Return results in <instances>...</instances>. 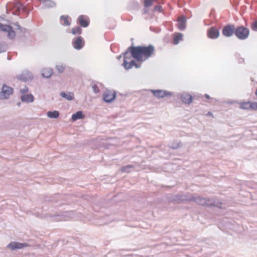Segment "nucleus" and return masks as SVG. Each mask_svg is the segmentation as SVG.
<instances>
[{
  "label": "nucleus",
  "mask_w": 257,
  "mask_h": 257,
  "mask_svg": "<svg viewBox=\"0 0 257 257\" xmlns=\"http://www.w3.org/2000/svg\"><path fill=\"white\" fill-rule=\"evenodd\" d=\"M132 56L138 61H141L143 57L147 60L152 56L155 51V47L152 45L148 46H131L128 47Z\"/></svg>",
  "instance_id": "f257e3e1"
},
{
  "label": "nucleus",
  "mask_w": 257,
  "mask_h": 257,
  "mask_svg": "<svg viewBox=\"0 0 257 257\" xmlns=\"http://www.w3.org/2000/svg\"><path fill=\"white\" fill-rule=\"evenodd\" d=\"M190 201L195 202L198 205L206 206H215L222 208V203L216 202L213 199L203 198L199 196H190Z\"/></svg>",
  "instance_id": "f03ea898"
},
{
  "label": "nucleus",
  "mask_w": 257,
  "mask_h": 257,
  "mask_svg": "<svg viewBox=\"0 0 257 257\" xmlns=\"http://www.w3.org/2000/svg\"><path fill=\"white\" fill-rule=\"evenodd\" d=\"M7 10L13 11V14L15 15H19L22 12V14L27 17L29 14V11L26 7L19 2L15 3H9L6 6Z\"/></svg>",
  "instance_id": "7ed1b4c3"
},
{
  "label": "nucleus",
  "mask_w": 257,
  "mask_h": 257,
  "mask_svg": "<svg viewBox=\"0 0 257 257\" xmlns=\"http://www.w3.org/2000/svg\"><path fill=\"white\" fill-rule=\"evenodd\" d=\"M234 34L238 39L245 40L248 37L249 30L244 26H240L236 28H235Z\"/></svg>",
  "instance_id": "20e7f679"
},
{
  "label": "nucleus",
  "mask_w": 257,
  "mask_h": 257,
  "mask_svg": "<svg viewBox=\"0 0 257 257\" xmlns=\"http://www.w3.org/2000/svg\"><path fill=\"white\" fill-rule=\"evenodd\" d=\"M190 196L186 194H177L171 196L169 200L174 203L180 204L184 201H190Z\"/></svg>",
  "instance_id": "39448f33"
},
{
  "label": "nucleus",
  "mask_w": 257,
  "mask_h": 257,
  "mask_svg": "<svg viewBox=\"0 0 257 257\" xmlns=\"http://www.w3.org/2000/svg\"><path fill=\"white\" fill-rule=\"evenodd\" d=\"M0 31L8 33L7 36L10 39H13L16 37V33L11 26L0 23Z\"/></svg>",
  "instance_id": "423d86ee"
},
{
  "label": "nucleus",
  "mask_w": 257,
  "mask_h": 257,
  "mask_svg": "<svg viewBox=\"0 0 257 257\" xmlns=\"http://www.w3.org/2000/svg\"><path fill=\"white\" fill-rule=\"evenodd\" d=\"M13 89L4 84L2 88V91L0 92V99H8L10 95L13 93Z\"/></svg>",
  "instance_id": "0eeeda50"
},
{
  "label": "nucleus",
  "mask_w": 257,
  "mask_h": 257,
  "mask_svg": "<svg viewBox=\"0 0 257 257\" xmlns=\"http://www.w3.org/2000/svg\"><path fill=\"white\" fill-rule=\"evenodd\" d=\"M17 78L21 81L26 82L33 78L32 74L29 71L25 70L17 76Z\"/></svg>",
  "instance_id": "6e6552de"
},
{
  "label": "nucleus",
  "mask_w": 257,
  "mask_h": 257,
  "mask_svg": "<svg viewBox=\"0 0 257 257\" xmlns=\"http://www.w3.org/2000/svg\"><path fill=\"white\" fill-rule=\"evenodd\" d=\"M235 32V26L234 25H227L225 26L222 31L223 36L226 37H231Z\"/></svg>",
  "instance_id": "1a4fd4ad"
},
{
  "label": "nucleus",
  "mask_w": 257,
  "mask_h": 257,
  "mask_svg": "<svg viewBox=\"0 0 257 257\" xmlns=\"http://www.w3.org/2000/svg\"><path fill=\"white\" fill-rule=\"evenodd\" d=\"M29 246V245L27 243H20L16 241H12L8 244L7 247L12 250H14L17 249H22Z\"/></svg>",
  "instance_id": "9d476101"
},
{
  "label": "nucleus",
  "mask_w": 257,
  "mask_h": 257,
  "mask_svg": "<svg viewBox=\"0 0 257 257\" xmlns=\"http://www.w3.org/2000/svg\"><path fill=\"white\" fill-rule=\"evenodd\" d=\"M103 100L107 103L112 102L116 97V92H111L109 90L106 91L103 95Z\"/></svg>",
  "instance_id": "9b49d317"
},
{
  "label": "nucleus",
  "mask_w": 257,
  "mask_h": 257,
  "mask_svg": "<svg viewBox=\"0 0 257 257\" xmlns=\"http://www.w3.org/2000/svg\"><path fill=\"white\" fill-rule=\"evenodd\" d=\"M74 215L73 211H68L63 213L62 214L58 215L56 217L55 220L56 221H66L68 220Z\"/></svg>",
  "instance_id": "f8f14e48"
},
{
  "label": "nucleus",
  "mask_w": 257,
  "mask_h": 257,
  "mask_svg": "<svg viewBox=\"0 0 257 257\" xmlns=\"http://www.w3.org/2000/svg\"><path fill=\"white\" fill-rule=\"evenodd\" d=\"M151 91L157 98H163L165 96H167L168 95H172L171 93L166 91L163 90H151Z\"/></svg>",
  "instance_id": "ddd939ff"
},
{
  "label": "nucleus",
  "mask_w": 257,
  "mask_h": 257,
  "mask_svg": "<svg viewBox=\"0 0 257 257\" xmlns=\"http://www.w3.org/2000/svg\"><path fill=\"white\" fill-rule=\"evenodd\" d=\"M186 19L184 16H181L178 18L177 27L181 31H183L186 29Z\"/></svg>",
  "instance_id": "4468645a"
},
{
  "label": "nucleus",
  "mask_w": 257,
  "mask_h": 257,
  "mask_svg": "<svg viewBox=\"0 0 257 257\" xmlns=\"http://www.w3.org/2000/svg\"><path fill=\"white\" fill-rule=\"evenodd\" d=\"M208 36L211 39H216L219 36V30L212 27L208 31Z\"/></svg>",
  "instance_id": "2eb2a0df"
},
{
  "label": "nucleus",
  "mask_w": 257,
  "mask_h": 257,
  "mask_svg": "<svg viewBox=\"0 0 257 257\" xmlns=\"http://www.w3.org/2000/svg\"><path fill=\"white\" fill-rule=\"evenodd\" d=\"M180 99L185 104H190L192 101V96L187 93H183L180 95Z\"/></svg>",
  "instance_id": "dca6fc26"
},
{
  "label": "nucleus",
  "mask_w": 257,
  "mask_h": 257,
  "mask_svg": "<svg viewBox=\"0 0 257 257\" xmlns=\"http://www.w3.org/2000/svg\"><path fill=\"white\" fill-rule=\"evenodd\" d=\"M123 65L126 70L130 69L134 66L136 68H139L141 67V65L138 64L135 60H132L130 63L127 62V61H124Z\"/></svg>",
  "instance_id": "f3484780"
},
{
  "label": "nucleus",
  "mask_w": 257,
  "mask_h": 257,
  "mask_svg": "<svg viewBox=\"0 0 257 257\" xmlns=\"http://www.w3.org/2000/svg\"><path fill=\"white\" fill-rule=\"evenodd\" d=\"M73 45L75 49H81L84 45V42L82 38L81 37H77L76 39L73 42Z\"/></svg>",
  "instance_id": "a211bd4d"
},
{
  "label": "nucleus",
  "mask_w": 257,
  "mask_h": 257,
  "mask_svg": "<svg viewBox=\"0 0 257 257\" xmlns=\"http://www.w3.org/2000/svg\"><path fill=\"white\" fill-rule=\"evenodd\" d=\"M53 73V71L52 69L44 68L42 70V76L43 77L49 78L52 75Z\"/></svg>",
  "instance_id": "6ab92c4d"
},
{
  "label": "nucleus",
  "mask_w": 257,
  "mask_h": 257,
  "mask_svg": "<svg viewBox=\"0 0 257 257\" xmlns=\"http://www.w3.org/2000/svg\"><path fill=\"white\" fill-rule=\"evenodd\" d=\"M34 96L32 94L22 95L21 99L23 102H32L34 101Z\"/></svg>",
  "instance_id": "aec40b11"
},
{
  "label": "nucleus",
  "mask_w": 257,
  "mask_h": 257,
  "mask_svg": "<svg viewBox=\"0 0 257 257\" xmlns=\"http://www.w3.org/2000/svg\"><path fill=\"white\" fill-rule=\"evenodd\" d=\"M84 117L85 115L83 114L82 111H78L72 115L71 119L73 121H75L78 119L83 118Z\"/></svg>",
  "instance_id": "412c9836"
},
{
  "label": "nucleus",
  "mask_w": 257,
  "mask_h": 257,
  "mask_svg": "<svg viewBox=\"0 0 257 257\" xmlns=\"http://www.w3.org/2000/svg\"><path fill=\"white\" fill-rule=\"evenodd\" d=\"M85 16L81 15L78 18L79 23L81 26L83 27H87L89 25V21L86 19H84Z\"/></svg>",
  "instance_id": "4be33fe9"
},
{
  "label": "nucleus",
  "mask_w": 257,
  "mask_h": 257,
  "mask_svg": "<svg viewBox=\"0 0 257 257\" xmlns=\"http://www.w3.org/2000/svg\"><path fill=\"white\" fill-rule=\"evenodd\" d=\"M40 1L48 8H53L56 6V3L52 0H40Z\"/></svg>",
  "instance_id": "5701e85b"
},
{
  "label": "nucleus",
  "mask_w": 257,
  "mask_h": 257,
  "mask_svg": "<svg viewBox=\"0 0 257 257\" xmlns=\"http://www.w3.org/2000/svg\"><path fill=\"white\" fill-rule=\"evenodd\" d=\"M60 95L62 97L65 98L68 100H72L74 98V94L71 92L67 93L65 92H61Z\"/></svg>",
  "instance_id": "b1692460"
},
{
  "label": "nucleus",
  "mask_w": 257,
  "mask_h": 257,
  "mask_svg": "<svg viewBox=\"0 0 257 257\" xmlns=\"http://www.w3.org/2000/svg\"><path fill=\"white\" fill-rule=\"evenodd\" d=\"M47 115L51 118H57L59 116V112L58 111L54 110L53 111H48Z\"/></svg>",
  "instance_id": "393cba45"
},
{
  "label": "nucleus",
  "mask_w": 257,
  "mask_h": 257,
  "mask_svg": "<svg viewBox=\"0 0 257 257\" xmlns=\"http://www.w3.org/2000/svg\"><path fill=\"white\" fill-rule=\"evenodd\" d=\"M69 18V16H61L60 17V21H63V23H62V25L64 26H68L70 25V23L68 21V19Z\"/></svg>",
  "instance_id": "a878e982"
},
{
  "label": "nucleus",
  "mask_w": 257,
  "mask_h": 257,
  "mask_svg": "<svg viewBox=\"0 0 257 257\" xmlns=\"http://www.w3.org/2000/svg\"><path fill=\"white\" fill-rule=\"evenodd\" d=\"M182 144L179 141L174 142L169 147L173 149H177L178 148L182 147Z\"/></svg>",
  "instance_id": "bb28decb"
},
{
  "label": "nucleus",
  "mask_w": 257,
  "mask_h": 257,
  "mask_svg": "<svg viewBox=\"0 0 257 257\" xmlns=\"http://www.w3.org/2000/svg\"><path fill=\"white\" fill-rule=\"evenodd\" d=\"M183 37V35L181 33H178L175 36L174 38L173 43L175 45H177L179 43V41L182 40Z\"/></svg>",
  "instance_id": "cd10ccee"
},
{
  "label": "nucleus",
  "mask_w": 257,
  "mask_h": 257,
  "mask_svg": "<svg viewBox=\"0 0 257 257\" xmlns=\"http://www.w3.org/2000/svg\"><path fill=\"white\" fill-rule=\"evenodd\" d=\"M134 168V166L133 165H128L126 166H125L124 167H122L120 169L121 172H125V173H129L131 171V169Z\"/></svg>",
  "instance_id": "c85d7f7f"
},
{
  "label": "nucleus",
  "mask_w": 257,
  "mask_h": 257,
  "mask_svg": "<svg viewBox=\"0 0 257 257\" xmlns=\"http://www.w3.org/2000/svg\"><path fill=\"white\" fill-rule=\"evenodd\" d=\"M123 55L124 57L123 61H126L127 59H130L132 57H133L132 56V54L130 53L128 48L127 51L123 54Z\"/></svg>",
  "instance_id": "c756f323"
},
{
  "label": "nucleus",
  "mask_w": 257,
  "mask_h": 257,
  "mask_svg": "<svg viewBox=\"0 0 257 257\" xmlns=\"http://www.w3.org/2000/svg\"><path fill=\"white\" fill-rule=\"evenodd\" d=\"M65 68V66L63 64H57L56 65V69L57 71L60 73H62L64 72V69Z\"/></svg>",
  "instance_id": "7c9ffc66"
},
{
  "label": "nucleus",
  "mask_w": 257,
  "mask_h": 257,
  "mask_svg": "<svg viewBox=\"0 0 257 257\" xmlns=\"http://www.w3.org/2000/svg\"><path fill=\"white\" fill-rule=\"evenodd\" d=\"M250 102H241L240 104V107L243 109H249Z\"/></svg>",
  "instance_id": "2f4dec72"
},
{
  "label": "nucleus",
  "mask_w": 257,
  "mask_h": 257,
  "mask_svg": "<svg viewBox=\"0 0 257 257\" xmlns=\"http://www.w3.org/2000/svg\"><path fill=\"white\" fill-rule=\"evenodd\" d=\"M81 31H82L81 28L79 26H77L76 28H73L72 29V33L73 35H75L76 34H80L81 33Z\"/></svg>",
  "instance_id": "473e14b6"
},
{
  "label": "nucleus",
  "mask_w": 257,
  "mask_h": 257,
  "mask_svg": "<svg viewBox=\"0 0 257 257\" xmlns=\"http://www.w3.org/2000/svg\"><path fill=\"white\" fill-rule=\"evenodd\" d=\"M7 50V45L5 43H0L1 53L6 52Z\"/></svg>",
  "instance_id": "72a5a7b5"
},
{
  "label": "nucleus",
  "mask_w": 257,
  "mask_h": 257,
  "mask_svg": "<svg viewBox=\"0 0 257 257\" xmlns=\"http://www.w3.org/2000/svg\"><path fill=\"white\" fill-rule=\"evenodd\" d=\"M13 25H14V29H16V30H20L21 32H24L25 30V28H23L18 23H13Z\"/></svg>",
  "instance_id": "f704fd0d"
},
{
  "label": "nucleus",
  "mask_w": 257,
  "mask_h": 257,
  "mask_svg": "<svg viewBox=\"0 0 257 257\" xmlns=\"http://www.w3.org/2000/svg\"><path fill=\"white\" fill-rule=\"evenodd\" d=\"M153 4V0H145L144 1V7L146 8H149L151 7Z\"/></svg>",
  "instance_id": "c9c22d12"
},
{
  "label": "nucleus",
  "mask_w": 257,
  "mask_h": 257,
  "mask_svg": "<svg viewBox=\"0 0 257 257\" xmlns=\"http://www.w3.org/2000/svg\"><path fill=\"white\" fill-rule=\"evenodd\" d=\"M251 28L254 31H257V20L254 21L251 24Z\"/></svg>",
  "instance_id": "e433bc0d"
},
{
  "label": "nucleus",
  "mask_w": 257,
  "mask_h": 257,
  "mask_svg": "<svg viewBox=\"0 0 257 257\" xmlns=\"http://www.w3.org/2000/svg\"><path fill=\"white\" fill-rule=\"evenodd\" d=\"M250 107L249 108L253 109V110H256L257 109V102H250Z\"/></svg>",
  "instance_id": "4c0bfd02"
},
{
  "label": "nucleus",
  "mask_w": 257,
  "mask_h": 257,
  "mask_svg": "<svg viewBox=\"0 0 257 257\" xmlns=\"http://www.w3.org/2000/svg\"><path fill=\"white\" fill-rule=\"evenodd\" d=\"M92 88L93 89V91L95 93H97L99 91V89L98 87L95 84L93 85Z\"/></svg>",
  "instance_id": "58836bf2"
},
{
  "label": "nucleus",
  "mask_w": 257,
  "mask_h": 257,
  "mask_svg": "<svg viewBox=\"0 0 257 257\" xmlns=\"http://www.w3.org/2000/svg\"><path fill=\"white\" fill-rule=\"evenodd\" d=\"M154 10L155 11H159L160 12H161L162 11V7L160 6H156L154 7Z\"/></svg>",
  "instance_id": "ea45409f"
},
{
  "label": "nucleus",
  "mask_w": 257,
  "mask_h": 257,
  "mask_svg": "<svg viewBox=\"0 0 257 257\" xmlns=\"http://www.w3.org/2000/svg\"><path fill=\"white\" fill-rule=\"evenodd\" d=\"M28 90H29L28 88L27 87L25 86L24 87V88L21 89V92L23 94H25V93L28 92Z\"/></svg>",
  "instance_id": "a19ab883"
},
{
  "label": "nucleus",
  "mask_w": 257,
  "mask_h": 257,
  "mask_svg": "<svg viewBox=\"0 0 257 257\" xmlns=\"http://www.w3.org/2000/svg\"><path fill=\"white\" fill-rule=\"evenodd\" d=\"M205 97L206 98H208V99H209L210 98V96L208 94H205Z\"/></svg>",
  "instance_id": "79ce46f5"
},
{
  "label": "nucleus",
  "mask_w": 257,
  "mask_h": 257,
  "mask_svg": "<svg viewBox=\"0 0 257 257\" xmlns=\"http://www.w3.org/2000/svg\"><path fill=\"white\" fill-rule=\"evenodd\" d=\"M207 115H209V116H211V115H212V113L211 112H208L207 113Z\"/></svg>",
  "instance_id": "37998d69"
},
{
  "label": "nucleus",
  "mask_w": 257,
  "mask_h": 257,
  "mask_svg": "<svg viewBox=\"0 0 257 257\" xmlns=\"http://www.w3.org/2000/svg\"><path fill=\"white\" fill-rule=\"evenodd\" d=\"M17 105L19 106H20L21 105V102H19L17 103Z\"/></svg>",
  "instance_id": "c03bdc74"
},
{
  "label": "nucleus",
  "mask_w": 257,
  "mask_h": 257,
  "mask_svg": "<svg viewBox=\"0 0 257 257\" xmlns=\"http://www.w3.org/2000/svg\"><path fill=\"white\" fill-rule=\"evenodd\" d=\"M121 58V55H120V56H119L117 57L118 59H119V60Z\"/></svg>",
  "instance_id": "a18cd8bd"
}]
</instances>
